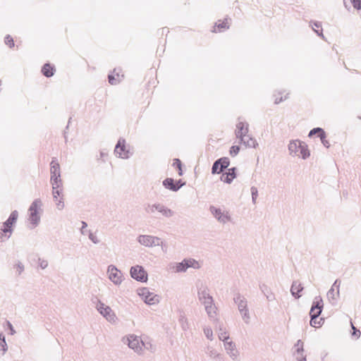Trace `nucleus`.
<instances>
[{
	"label": "nucleus",
	"mask_w": 361,
	"mask_h": 361,
	"mask_svg": "<svg viewBox=\"0 0 361 361\" xmlns=\"http://www.w3.org/2000/svg\"><path fill=\"white\" fill-rule=\"evenodd\" d=\"M106 276L109 281L117 287L121 286L125 281L124 274L112 264L106 267Z\"/></svg>",
	"instance_id": "obj_9"
},
{
	"label": "nucleus",
	"mask_w": 361,
	"mask_h": 361,
	"mask_svg": "<svg viewBox=\"0 0 361 361\" xmlns=\"http://www.w3.org/2000/svg\"><path fill=\"white\" fill-rule=\"evenodd\" d=\"M176 184L180 185V184H185L184 183H181V180H178Z\"/></svg>",
	"instance_id": "obj_56"
},
{
	"label": "nucleus",
	"mask_w": 361,
	"mask_h": 361,
	"mask_svg": "<svg viewBox=\"0 0 361 361\" xmlns=\"http://www.w3.org/2000/svg\"><path fill=\"white\" fill-rule=\"evenodd\" d=\"M260 289H261L262 292L264 294V295L266 296V298L268 300L271 301V300H274L275 297H274V293L267 287V286H265V285L261 286Z\"/></svg>",
	"instance_id": "obj_35"
},
{
	"label": "nucleus",
	"mask_w": 361,
	"mask_h": 361,
	"mask_svg": "<svg viewBox=\"0 0 361 361\" xmlns=\"http://www.w3.org/2000/svg\"><path fill=\"white\" fill-rule=\"evenodd\" d=\"M323 308V300L321 297H316L311 307L310 314L312 318V323H315V320L319 316Z\"/></svg>",
	"instance_id": "obj_18"
},
{
	"label": "nucleus",
	"mask_w": 361,
	"mask_h": 361,
	"mask_svg": "<svg viewBox=\"0 0 361 361\" xmlns=\"http://www.w3.org/2000/svg\"><path fill=\"white\" fill-rule=\"evenodd\" d=\"M173 166L176 167L178 169L179 176H182L183 175V171H182V168H181L182 164H181V161H180V159H175L173 160Z\"/></svg>",
	"instance_id": "obj_43"
},
{
	"label": "nucleus",
	"mask_w": 361,
	"mask_h": 361,
	"mask_svg": "<svg viewBox=\"0 0 361 361\" xmlns=\"http://www.w3.org/2000/svg\"><path fill=\"white\" fill-rule=\"evenodd\" d=\"M98 312L111 324H116L118 318L111 307L101 300H98L95 306Z\"/></svg>",
	"instance_id": "obj_8"
},
{
	"label": "nucleus",
	"mask_w": 361,
	"mask_h": 361,
	"mask_svg": "<svg viewBox=\"0 0 361 361\" xmlns=\"http://www.w3.org/2000/svg\"><path fill=\"white\" fill-rule=\"evenodd\" d=\"M343 4L348 10H350V6L357 11L361 10V0H343Z\"/></svg>",
	"instance_id": "obj_29"
},
{
	"label": "nucleus",
	"mask_w": 361,
	"mask_h": 361,
	"mask_svg": "<svg viewBox=\"0 0 361 361\" xmlns=\"http://www.w3.org/2000/svg\"><path fill=\"white\" fill-rule=\"evenodd\" d=\"M203 332L205 336V337L209 340L213 341L214 340V334L213 331L210 326H204L203 328Z\"/></svg>",
	"instance_id": "obj_38"
},
{
	"label": "nucleus",
	"mask_w": 361,
	"mask_h": 361,
	"mask_svg": "<svg viewBox=\"0 0 361 361\" xmlns=\"http://www.w3.org/2000/svg\"><path fill=\"white\" fill-rule=\"evenodd\" d=\"M37 264L42 269H45L48 267V261L44 258H39L37 260Z\"/></svg>",
	"instance_id": "obj_42"
},
{
	"label": "nucleus",
	"mask_w": 361,
	"mask_h": 361,
	"mask_svg": "<svg viewBox=\"0 0 361 361\" xmlns=\"http://www.w3.org/2000/svg\"><path fill=\"white\" fill-rule=\"evenodd\" d=\"M303 290V287L302 284L298 281H294L291 286L290 292L293 296H294L295 298H300V295H299V293H300Z\"/></svg>",
	"instance_id": "obj_27"
},
{
	"label": "nucleus",
	"mask_w": 361,
	"mask_h": 361,
	"mask_svg": "<svg viewBox=\"0 0 361 361\" xmlns=\"http://www.w3.org/2000/svg\"><path fill=\"white\" fill-rule=\"evenodd\" d=\"M163 185L166 188L169 189L172 191H177L183 185V184H175L173 180L170 178L165 179L163 181Z\"/></svg>",
	"instance_id": "obj_26"
},
{
	"label": "nucleus",
	"mask_w": 361,
	"mask_h": 361,
	"mask_svg": "<svg viewBox=\"0 0 361 361\" xmlns=\"http://www.w3.org/2000/svg\"><path fill=\"white\" fill-rule=\"evenodd\" d=\"M14 269H15V270H16V272L18 275H20V274H21L23 272V271H24V269H25V267H24V265H23V263H21V262H18V263H16V264H15V266H14Z\"/></svg>",
	"instance_id": "obj_44"
},
{
	"label": "nucleus",
	"mask_w": 361,
	"mask_h": 361,
	"mask_svg": "<svg viewBox=\"0 0 361 361\" xmlns=\"http://www.w3.org/2000/svg\"><path fill=\"white\" fill-rule=\"evenodd\" d=\"M294 357L297 361H306V355L304 354V343L298 340L294 345Z\"/></svg>",
	"instance_id": "obj_20"
},
{
	"label": "nucleus",
	"mask_w": 361,
	"mask_h": 361,
	"mask_svg": "<svg viewBox=\"0 0 361 361\" xmlns=\"http://www.w3.org/2000/svg\"><path fill=\"white\" fill-rule=\"evenodd\" d=\"M114 154L118 158L127 159L133 155V152L130 146L126 144V140L120 138L115 147Z\"/></svg>",
	"instance_id": "obj_12"
},
{
	"label": "nucleus",
	"mask_w": 361,
	"mask_h": 361,
	"mask_svg": "<svg viewBox=\"0 0 361 361\" xmlns=\"http://www.w3.org/2000/svg\"><path fill=\"white\" fill-rule=\"evenodd\" d=\"M208 354L212 357H216L219 356V353H217V351L210 347L208 348Z\"/></svg>",
	"instance_id": "obj_52"
},
{
	"label": "nucleus",
	"mask_w": 361,
	"mask_h": 361,
	"mask_svg": "<svg viewBox=\"0 0 361 361\" xmlns=\"http://www.w3.org/2000/svg\"><path fill=\"white\" fill-rule=\"evenodd\" d=\"M249 133V124L244 121L239 119L236 124L235 134L237 138L240 139Z\"/></svg>",
	"instance_id": "obj_19"
},
{
	"label": "nucleus",
	"mask_w": 361,
	"mask_h": 361,
	"mask_svg": "<svg viewBox=\"0 0 361 361\" xmlns=\"http://www.w3.org/2000/svg\"><path fill=\"white\" fill-rule=\"evenodd\" d=\"M87 226V224L85 222H82V228H81V232L82 234L85 233V231H84V229L86 228Z\"/></svg>",
	"instance_id": "obj_54"
},
{
	"label": "nucleus",
	"mask_w": 361,
	"mask_h": 361,
	"mask_svg": "<svg viewBox=\"0 0 361 361\" xmlns=\"http://www.w3.org/2000/svg\"><path fill=\"white\" fill-rule=\"evenodd\" d=\"M50 183L51 187L63 186L61 178L60 165L56 159H53L50 164Z\"/></svg>",
	"instance_id": "obj_11"
},
{
	"label": "nucleus",
	"mask_w": 361,
	"mask_h": 361,
	"mask_svg": "<svg viewBox=\"0 0 361 361\" xmlns=\"http://www.w3.org/2000/svg\"><path fill=\"white\" fill-rule=\"evenodd\" d=\"M187 269L192 268L194 269H199L201 268V263L192 258H185Z\"/></svg>",
	"instance_id": "obj_31"
},
{
	"label": "nucleus",
	"mask_w": 361,
	"mask_h": 361,
	"mask_svg": "<svg viewBox=\"0 0 361 361\" xmlns=\"http://www.w3.org/2000/svg\"><path fill=\"white\" fill-rule=\"evenodd\" d=\"M123 75L121 74L117 70H114L111 74L109 75V82L111 85H116L121 81Z\"/></svg>",
	"instance_id": "obj_25"
},
{
	"label": "nucleus",
	"mask_w": 361,
	"mask_h": 361,
	"mask_svg": "<svg viewBox=\"0 0 361 361\" xmlns=\"http://www.w3.org/2000/svg\"><path fill=\"white\" fill-rule=\"evenodd\" d=\"M310 26L312 30L320 37L324 38V36L322 33V24L319 22H310Z\"/></svg>",
	"instance_id": "obj_34"
},
{
	"label": "nucleus",
	"mask_w": 361,
	"mask_h": 361,
	"mask_svg": "<svg viewBox=\"0 0 361 361\" xmlns=\"http://www.w3.org/2000/svg\"><path fill=\"white\" fill-rule=\"evenodd\" d=\"M341 281L336 279L327 292V299L331 305H336L340 298Z\"/></svg>",
	"instance_id": "obj_17"
},
{
	"label": "nucleus",
	"mask_w": 361,
	"mask_h": 361,
	"mask_svg": "<svg viewBox=\"0 0 361 361\" xmlns=\"http://www.w3.org/2000/svg\"><path fill=\"white\" fill-rule=\"evenodd\" d=\"M204 311L207 313L208 318L211 321H214L217 318V307L214 302L204 306Z\"/></svg>",
	"instance_id": "obj_24"
},
{
	"label": "nucleus",
	"mask_w": 361,
	"mask_h": 361,
	"mask_svg": "<svg viewBox=\"0 0 361 361\" xmlns=\"http://www.w3.org/2000/svg\"><path fill=\"white\" fill-rule=\"evenodd\" d=\"M288 154L290 157L305 160L310 157L308 145L298 139L291 140L288 144Z\"/></svg>",
	"instance_id": "obj_3"
},
{
	"label": "nucleus",
	"mask_w": 361,
	"mask_h": 361,
	"mask_svg": "<svg viewBox=\"0 0 361 361\" xmlns=\"http://www.w3.org/2000/svg\"><path fill=\"white\" fill-rule=\"evenodd\" d=\"M88 238L94 244H98L100 242L99 238L95 233L89 231Z\"/></svg>",
	"instance_id": "obj_41"
},
{
	"label": "nucleus",
	"mask_w": 361,
	"mask_h": 361,
	"mask_svg": "<svg viewBox=\"0 0 361 361\" xmlns=\"http://www.w3.org/2000/svg\"><path fill=\"white\" fill-rule=\"evenodd\" d=\"M321 322H322V319L320 320H315V323H312V319L310 320V325L313 327H318L319 326H321Z\"/></svg>",
	"instance_id": "obj_53"
},
{
	"label": "nucleus",
	"mask_w": 361,
	"mask_h": 361,
	"mask_svg": "<svg viewBox=\"0 0 361 361\" xmlns=\"http://www.w3.org/2000/svg\"><path fill=\"white\" fill-rule=\"evenodd\" d=\"M197 299L203 307L214 302L209 288L204 283L197 285Z\"/></svg>",
	"instance_id": "obj_13"
},
{
	"label": "nucleus",
	"mask_w": 361,
	"mask_h": 361,
	"mask_svg": "<svg viewBox=\"0 0 361 361\" xmlns=\"http://www.w3.org/2000/svg\"><path fill=\"white\" fill-rule=\"evenodd\" d=\"M122 343L137 355H143L146 351L154 352L156 346L147 337H142L135 334H128L121 338Z\"/></svg>",
	"instance_id": "obj_1"
},
{
	"label": "nucleus",
	"mask_w": 361,
	"mask_h": 361,
	"mask_svg": "<svg viewBox=\"0 0 361 361\" xmlns=\"http://www.w3.org/2000/svg\"><path fill=\"white\" fill-rule=\"evenodd\" d=\"M224 346L226 353L232 360H235L238 358L239 352L236 348L235 344L232 341H226L224 343Z\"/></svg>",
	"instance_id": "obj_21"
},
{
	"label": "nucleus",
	"mask_w": 361,
	"mask_h": 361,
	"mask_svg": "<svg viewBox=\"0 0 361 361\" xmlns=\"http://www.w3.org/2000/svg\"><path fill=\"white\" fill-rule=\"evenodd\" d=\"M240 143H242L245 147L248 148H257L258 147V142L257 140L247 133L245 137H243L240 139Z\"/></svg>",
	"instance_id": "obj_23"
},
{
	"label": "nucleus",
	"mask_w": 361,
	"mask_h": 361,
	"mask_svg": "<svg viewBox=\"0 0 361 361\" xmlns=\"http://www.w3.org/2000/svg\"><path fill=\"white\" fill-rule=\"evenodd\" d=\"M178 322L183 331H187L189 329V322L187 317L181 314L178 318Z\"/></svg>",
	"instance_id": "obj_33"
},
{
	"label": "nucleus",
	"mask_w": 361,
	"mask_h": 361,
	"mask_svg": "<svg viewBox=\"0 0 361 361\" xmlns=\"http://www.w3.org/2000/svg\"><path fill=\"white\" fill-rule=\"evenodd\" d=\"M130 276L137 281L146 283L148 275L144 267L140 265H135L130 269Z\"/></svg>",
	"instance_id": "obj_16"
},
{
	"label": "nucleus",
	"mask_w": 361,
	"mask_h": 361,
	"mask_svg": "<svg viewBox=\"0 0 361 361\" xmlns=\"http://www.w3.org/2000/svg\"><path fill=\"white\" fill-rule=\"evenodd\" d=\"M209 212L220 224L225 225L233 221L230 211L225 207L210 206Z\"/></svg>",
	"instance_id": "obj_7"
},
{
	"label": "nucleus",
	"mask_w": 361,
	"mask_h": 361,
	"mask_svg": "<svg viewBox=\"0 0 361 361\" xmlns=\"http://www.w3.org/2000/svg\"><path fill=\"white\" fill-rule=\"evenodd\" d=\"M5 43L9 47H13L14 46V42L13 38L10 35H7L5 37Z\"/></svg>",
	"instance_id": "obj_51"
},
{
	"label": "nucleus",
	"mask_w": 361,
	"mask_h": 361,
	"mask_svg": "<svg viewBox=\"0 0 361 361\" xmlns=\"http://www.w3.org/2000/svg\"><path fill=\"white\" fill-rule=\"evenodd\" d=\"M251 195H252V202L255 203L256 199L258 196V190H257V188H255V187L251 188Z\"/></svg>",
	"instance_id": "obj_48"
},
{
	"label": "nucleus",
	"mask_w": 361,
	"mask_h": 361,
	"mask_svg": "<svg viewBox=\"0 0 361 361\" xmlns=\"http://www.w3.org/2000/svg\"><path fill=\"white\" fill-rule=\"evenodd\" d=\"M51 195L56 208L61 211L65 208L63 186L51 187Z\"/></svg>",
	"instance_id": "obj_15"
},
{
	"label": "nucleus",
	"mask_w": 361,
	"mask_h": 361,
	"mask_svg": "<svg viewBox=\"0 0 361 361\" xmlns=\"http://www.w3.org/2000/svg\"><path fill=\"white\" fill-rule=\"evenodd\" d=\"M43 202L40 198L35 199L27 210V221L31 228H36L40 223L43 214Z\"/></svg>",
	"instance_id": "obj_2"
},
{
	"label": "nucleus",
	"mask_w": 361,
	"mask_h": 361,
	"mask_svg": "<svg viewBox=\"0 0 361 361\" xmlns=\"http://www.w3.org/2000/svg\"><path fill=\"white\" fill-rule=\"evenodd\" d=\"M169 271L171 273H183L185 272L188 269L186 266L185 259H184L180 262H171L168 266Z\"/></svg>",
	"instance_id": "obj_22"
},
{
	"label": "nucleus",
	"mask_w": 361,
	"mask_h": 361,
	"mask_svg": "<svg viewBox=\"0 0 361 361\" xmlns=\"http://www.w3.org/2000/svg\"><path fill=\"white\" fill-rule=\"evenodd\" d=\"M220 161H216L213 166H212V173H221L222 171H219V167H220Z\"/></svg>",
	"instance_id": "obj_46"
},
{
	"label": "nucleus",
	"mask_w": 361,
	"mask_h": 361,
	"mask_svg": "<svg viewBox=\"0 0 361 361\" xmlns=\"http://www.w3.org/2000/svg\"><path fill=\"white\" fill-rule=\"evenodd\" d=\"M239 151H240V147L238 146L233 145L230 149V154L232 157H235L238 154Z\"/></svg>",
	"instance_id": "obj_50"
},
{
	"label": "nucleus",
	"mask_w": 361,
	"mask_h": 361,
	"mask_svg": "<svg viewBox=\"0 0 361 361\" xmlns=\"http://www.w3.org/2000/svg\"><path fill=\"white\" fill-rule=\"evenodd\" d=\"M18 213L16 210L11 212L8 219L3 224H0V242L8 240L12 233V226L16 222Z\"/></svg>",
	"instance_id": "obj_6"
},
{
	"label": "nucleus",
	"mask_w": 361,
	"mask_h": 361,
	"mask_svg": "<svg viewBox=\"0 0 361 361\" xmlns=\"http://www.w3.org/2000/svg\"><path fill=\"white\" fill-rule=\"evenodd\" d=\"M234 302L238 307L242 319L245 323L248 324L250 320V316L247 308V300L243 296L238 295L234 298Z\"/></svg>",
	"instance_id": "obj_14"
},
{
	"label": "nucleus",
	"mask_w": 361,
	"mask_h": 361,
	"mask_svg": "<svg viewBox=\"0 0 361 361\" xmlns=\"http://www.w3.org/2000/svg\"><path fill=\"white\" fill-rule=\"evenodd\" d=\"M8 350V345L6 342L5 336L0 334V356H4Z\"/></svg>",
	"instance_id": "obj_32"
},
{
	"label": "nucleus",
	"mask_w": 361,
	"mask_h": 361,
	"mask_svg": "<svg viewBox=\"0 0 361 361\" xmlns=\"http://www.w3.org/2000/svg\"><path fill=\"white\" fill-rule=\"evenodd\" d=\"M136 240L140 245L148 248L161 247L163 249L166 247V243L161 238L153 235L140 234L137 235Z\"/></svg>",
	"instance_id": "obj_4"
},
{
	"label": "nucleus",
	"mask_w": 361,
	"mask_h": 361,
	"mask_svg": "<svg viewBox=\"0 0 361 361\" xmlns=\"http://www.w3.org/2000/svg\"><path fill=\"white\" fill-rule=\"evenodd\" d=\"M283 94V92H279L277 94H274V97H275L274 103L275 104H279L288 98V93H286L283 97L282 96Z\"/></svg>",
	"instance_id": "obj_37"
},
{
	"label": "nucleus",
	"mask_w": 361,
	"mask_h": 361,
	"mask_svg": "<svg viewBox=\"0 0 361 361\" xmlns=\"http://www.w3.org/2000/svg\"><path fill=\"white\" fill-rule=\"evenodd\" d=\"M100 155H101L102 157H104L106 155V154L104 152H101Z\"/></svg>",
	"instance_id": "obj_55"
},
{
	"label": "nucleus",
	"mask_w": 361,
	"mask_h": 361,
	"mask_svg": "<svg viewBox=\"0 0 361 361\" xmlns=\"http://www.w3.org/2000/svg\"><path fill=\"white\" fill-rule=\"evenodd\" d=\"M219 340L222 341L224 343H226V341H229L230 338L228 334L226 331V330H223L220 329V332L218 334Z\"/></svg>",
	"instance_id": "obj_39"
},
{
	"label": "nucleus",
	"mask_w": 361,
	"mask_h": 361,
	"mask_svg": "<svg viewBox=\"0 0 361 361\" xmlns=\"http://www.w3.org/2000/svg\"><path fill=\"white\" fill-rule=\"evenodd\" d=\"M145 210L149 214H154L157 212L166 218L172 217L174 214V212L171 209L161 203L148 204L145 207Z\"/></svg>",
	"instance_id": "obj_10"
},
{
	"label": "nucleus",
	"mask_w": 361,
	"mask_h": 361,
	"mask_svg": "<svg viewBox=\"0 0 361 361\" xmlns=\"http://www.w3.org/2000/svg\"><path fill=\"white\" fill-rule=\"evenodd\" d=\"M324 130L321 128H313L312 130H310V133H309V136L311 137L314 134H317L318 133V135H321L324 133Z\"/></svg>",
	"instance_id": "obj_49"
},
{
	"label": "nucleus",
	"mask_w": 361,
	"mask_h": 361,
	"mask_svg": "<svg viewBox=\"0 0 361 361\" xmlns=\"http://www.w3.org/2000/svg\"><path fill=\"white\" fill-rule=\"evenodd\" d=\"M217 161H220L219 171H223V169L227 168L230 164L229 159L226 157L219 159Z\"/></svg>",
	"instance_id": "obj_40"
},
{
	"label": "nucleus",
	"mask_w": 361,
	"mask_h": 361,
	"mask_svg": "<svg viewBox=\"0 0 361 361\" xmlns=\"http://www.w3.org/2000/svg\"><path fill=\"white\" fill-rule=\"evenodd\" d=\"M42 71L44 74V75H45L46 77L49 78V77H51L54 75V68L52 66H51L48 63H46L45 65H44L42 69Z\"/></svg>",
	"instance_id": "obj_36"
},
{
	"label": "nucleus",
	"mask_w": 361,
	"mask_h": 361,
	"mask_svg": "<svg viewBox=\"0 0 361 361\" xmlns=\"http://www.w3.org/2000/svg\"><path fill=\"white\" fill-rule=\"evenodd\" d=\"M351 327H352V329H353V332H352V336L355 337V339H358L360 337V335H361V333H360V331L357 329L353 324L351 322Z\"/></svg>",
	"instance_id": "obj_45"
},
{
	"label": "nucleus",
	"mask_w": 361,
	"mask_h": 361,
	"mask_svg": "<svg viewBox=\"0 0 361 361\" xmlns=\"http://www.w3.org/2000/svg\"><path fill=\"white\" fill-rule=\"evenodd\" d=\"M235 177V168H231V169H228V173H223L221 175V180L224 183H231Z\"/></svg>",
	"instance_id": "obj_28"
},
{
	"label": "nucleus",
	"mask_w": 361,
	"mask_h": 361,
	"mask_svg": "<svg viewBox=\"0 0 361 361\" xmlns=\"http://www.w3.org/2000/svg\"><path fill=\"white\" fill-rule=\"evenodd\" d=\"M322 141V143L324 145V146H325L326 147H329V142L328 140H326V134H325V132H324L321 135H318Z\"/></svg>",
	"instance_id": "obj_47"
},
{
	"label": "nucleus",
	"mask_w": 361,
	"mask_h": 361,
	"mask_svg": "<svg viewBox=\"0 0 361 361\" xmlns=\"http://www.w3.org/2000/svg\"><path fill=\"white\" fill-rule=\"evenodd\" d=\"M229 27V23L228 19H225L222 22L219 21V23H216L215 26L214 27V30L212 32H221L226 29H228Z\"/></svg>",
	"instance_id": "obj_30"
},
{
	"label": "nucleus",
	"mask_w": 361,
	"mask_h": 361,
	"mask_svg": "<svg viewBox=\"0 0 361 361\" xmlns=\"http://www.w3.org/2000/svg\"><path fill=\"white\" fill-rule=\"evenodd\" d=\"M136 294L140 300L147 305H156L160 302L161 297L147 287H140L136 289Z\"/></svg>",
	"instance_id": "obj_5"
}]
</instances>
